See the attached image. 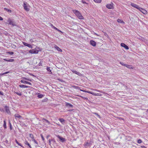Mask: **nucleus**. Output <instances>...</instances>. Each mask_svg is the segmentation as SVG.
Here are the masks:
<instances>
[{"instance_id": "obj_48", "label": "nucleus", "mask_w": 148, "mask_h": 148, "mask_svg": "<svg viewBox=\"0 0 148 148\" xmlns=\"http://www.w3.org/2000/svg\"><path fill=\"white\" fill-rule=\"evenodd\" d=\"M0 95H3V93L2 92H1L0 91Z\"/></svg>"}, {"instance_id": "obj_11", "label": "nucleus", "mask_w": 148, "mask_h": 148, "mask_svg": "<svg viewBox=\"0 0 148 148\" xmlns=\"http://www.w3.org/2000/svg\"><path fill=\"white\" fill-rule=\"evenodd\" d=\"M19 87L21 88H30V86L25 85H20Z\"/></svg>"}, {"instance_id": "obj_6", "label": "nucleus", "mask_w": 148, "mask_h": 148, "mask_svg": "<svg viewBox=\"0 0 148 148\" xmlns=\"http://www.w3.org/2000/svg\"><path fill=\"white\" fill-rule=\"evenodd\" d=\"M106 7L107 8L109 9H113L114 8L113 5L112 4H108L106 5Z\"/></svg>"}, {"instance_id": "obj_44", "label": "nucleus", "mask_w": 148, "mask_h": 148, "mask_svg": "<svg viewBox=\"0 0 148 148\" xmlns=\"http://www.w3.org/2000/svg\"><path fill=\"white\" fill-rule=\"evenodd\" d=\"M41 137L42 140H43V141H44L45 140V139H44V137H43V135H42L41 134Z\"/></svg>"}, {"instance_id": "obj_35", "label": "nucleus", "mask_w": 148, "mask_h": 148, "mask_svg": "<svg viewBox=\"0 0 148 148\" xmlns=\"http://www.w3.org/2000/svg\"><path fill=\"white\" fill-rule=\"evenodd\" d=\"M120 64L122 66H126L127 64H124V63H123V62H120Z\"/></svg>"}, {"instance_id": "obj_55", "label": "nucleus", "mask_w": 148, "mask_h": 148, "mask_svg": "<svg viewBox=\"0 0 148 148\" xmlns=\"http://www.w3.org/2000/svg\"><path fill=\"white\" fill-rule=\"evenodd\" d=\"M3 20V18L0 16V20L2 21Z\"/></svg>"}, {"instance_id": "obj_25", "label": "nucleus", "mask_w": 148, "mask_h": 148, "mask_svg": "<svg viewBox=\"0 0 148 148\" xmlns=\"http://www.w3.org/2000/svg\"><path fill=\"white\" fill-rule=\"evenodd\" d=\"M29 136L30 138H31L32 140H33V139H34V136L32 134H29Z\"/></svg>"}, {"instance_id": "obj_37", "label": "nucleus", "mask_w": 148, "mask_h": 148, "mask_svg": "<svg viewBox=\"0 0 148 148\" xmlns=\"http://www.w3.org/2000/svg\"><path fill=\"white\" fill-rule=\"evenodd\" d=\"M142 142V141L140 139H139L137 141V143H141Z\"/></svg>"}, {"instance_id": "obj_43", "label": "nucleus", "mask_w": 148, "mask_h": 148, "mask_svg": "<svg viewBox=\"0 0 148 148\" xmlns=\"http://www.w3.org/2000/svg\"><path fill=\"white\" fill-rule=\"evenodd\" d=\"M4 10H6V11H8V12H11V10H10V9H8L5 8H4Z\"/></svg>"}, {"instance_id": "obj_23", "label": "nucleus", "mask_w": 148, "mask_h": 148, "mask_svg": "<svg viewBox=\"0 0 148 148\" xmlns=\"http://www.w3.org/2000/svg\"><path fill=\"white\" fill-rule=\"evenodd\" d=\"M131 5L132 7H134L135 8V7H136V6H137V5L133 3H131Z\"/></svg>"}, {"instance_id": "obj_31", "label": "nucleus", "mask_w": 148, "mask_h": 148, "mask_svg": "<svg viewBox=\"0 0 148 148\" xmlns=\"http://www.w3.org/2000/svg\"><path fill=\"white\" fill-rule=\"evenodd\" d=\"M43 95L42 94L39 95L38 96V97L39 98H42L43 97Z\"/></svg>"}, {"instance_id": "obj_17", "label": "nucleus", "mask_w": 148, "mask_h": 148, "mask_svg": "<svg viewBox=\"0 0 148 148\" xmlns=\"http://www.w3.org/2000/svg\"><path fill=\"white\" fill-rule=\"evenodd\" d=\"M25 143L26 145H28L29 147L30 148H32L31 145H30V144L27 141H25Z\"/></svg>"}, {"instance_id": "obj_8", "label": "nucleus", "mask_w": 148, "mask_h": 148, "mask_svg": "<svg viewBox=\"0 0 148 148\" xmlns=\"http://www.w3.org/2000/svg\"><path fill=\"white\" fill-rule=\"evenodd\" d=\"M121 46L122 47H124L126 49L128 50L129 49V48L128 46H127V45H126L124 43H121Z\"/></svg>"}, {"instance_id": "obj_52", "label": "nucleus", "mask_w": 148, "mask_h": 148, "mask_svg": "<svg viewBox=\"0 0 148 148\" xmlns=\"http://www.w3.org/2000/svg\"><path fill=\"white\" fill-rule=\"evenodd\" d=\"M27 81H31L32 80L31 79L27 78Z\"/></svg>"}, {"instance_id": "obj_2", "label": "nucleus", "mask_w": 148, "mask_h": 148, "mask_svg": "<svg viewBox=\"0 0 148 148\" xmlns=\"http://www.w3.org/2000/svg\"><path fill=\"white\" fill-rule=\"evenodd\" d=\"M73 12L79 19H84V17L78 11L74 10H73Z\"/></svg>"}, {"instance_id": "obj_50", "label": "nucleus", "mask_w": 148, "mask_h": 148, "mask_svg": "<svg viewBox=\"0 0 148 148\" xmlns=\"http://www.w3.org/2000/svg\"><path fill=\"white\" fill-rule=\"evenodd\" d=\"M90 44L92 45V40H91L90 41Z\"/></svg>"}, {"instance_id": "obj_51", "label": "nucleus", "mask_w": 148, "mask_h": 148, "mask_svg": "<svg viewBox=\"0 0 148 148\" xmlns=\"http://www.w3.org/2000/svg\"><path fill=\"white\" fill-rule=\"evenodd\" d=\"M82 2L83 3H86V2L84 1H83L82 0Z\"/></svg>"}, {"instance_id": "obj_7", "label": "nucleus", "mask_w": 148, "mask_h": 148, "mask_svg": "<svg viewBox=\"0 0 148 148\" xmlns=\"http://www.w3.org/2000/svg\"><path fill=\"white\" fill-rule=\"evenodd\" d=\"M8 23L10 25H12L13 26L15 25L14 23H13V21L12 20H11L10 18H9L8 21Z\"/></svg>"}, {"instance_id": "obj_28", "label": "nucleus", "mask_w": 148, "mask_h": 148, "mask_svg": "<svg viewBox=\"0 0 148 148\" xmlns=\"http://www.w3.org/2000/svg\"><path fill=\"white\" fill-rule=\"evenodd\" d=\"M26 51L25 50H21L20 51V53H23L24 54H26Z\"/></svg>"}, {"instance_id": "obj_41", "label": "nucleus", "mask_w": 148, "mask_h": 148, "mask_svg": "<svg viewBox=\"0 0 148 148\" xmlns=\"http://www.w3.org/2000/svg\"><path fill=\"white\" fill-rule=\"evenodd\" d=\"M9 73V71L6 72H5L4 73H3L1 74V75H4L5 74H7V73Z\"/></svg>"}, {"instance_id": "obj_63", "label": "nucleus", "mask_w": 148, "mask_h": 148, "mask_svg": "<svg viewBox=\"0 0 148 148\" xmlns=\"http://www.w3.org/2000/svg\"><path fill=\"white\" fill-rule=\"evenodd\" d=\"M147 111L148 112V109L147 110Z\"/></svg>"}, {"instance_id": "obj_54", "label": "nucleus", "mask_w": 148, "mask_h": 148, "mask_svg": "<svg viewBox=\"0 0 148 148\" xmlns=\"http://www.w3.org/2000/svg\"><path fill=\"white\" fill-rule=\"evenodd\" d=\"M27 78H26L25 77H23V79H25V80H27Z\"/></svg>"}, {"instance_id": "obj_27", "label": "nucleus", "mask_w": 148, "mask_h": 148, "mask_svg": "<svg viewBox=\"0 0 148 148\" xmlns=\"http://www.w3.org/2000/svg\"><path fill=\"white\" fill-rule=\"evenodd\" d=\"M126 67L127 68H129L130 69H133V68L132 67V66L127 65V64H126Z\"/></svg>"}, {"instance_id": "obj_20", "label": "nucleus", "mask_w": 148, "mask_h": 148, "mask_svg": "<svg viewBox=\"0 0 148 148\" xmlns=\"http://www.w3.org/2000/svg\"><path fill=\"white\" fill-rule=\"evenodd\" d=\"M42 120L43 122H44V121H45L46 122H47V123H48V124H50V123L45 118H43L42 119Z\"/></svg>"}, {"instance_id": "obj_46", "label": "nucleus", "mask_w": 148, "mask_h": 148, "mask_svg": "<svg viewBox=\"0 0 148 148\" xmlns=\"http://www.w3.org/2000/svg\"><path fill=\"white\" fill-rule=\"evenodd\" d=\"M74 87L75 88L77 89H80V88L78 86H75Z\"/></svg>"}, {"instance_id": "obj_58", "label": "nucleus", "mask_w": 148, "mask_h": 148, "mask_svg": "<svg viewBox=\"0 0 148 148\" xmlns=\"http://www.w3.org/2000/svg\"><path fill=\"white\" fill-rule=\"evenodd\" d=\"M141 10V12H143V11H145V10H144V9H143V10Z\"/></svg>"}, {"instance_id": "obj_14", "label": "nucleus", "mask_w": 148, "mask_h": 148, "mask_svg": "<svg viewBox=\"0 0 148 148\" xmlns=\"http://www.w3.org/2000/svg\"><path fill=\"white\" fill-rule=\"evenodd\" d=\"M3 60L5 61L10 62H13L14 61V60L13 59H4Z\"/></svg>"}, {"instance_id": "obj_4", "label": "nucleus", "mask_w": 148, "mask_h": 148, "mask_svg": "<svg viewBox=\"0 0 148 148\" xmlns=\"http://www.w3.org/2000/svg\"><path fill=\"white\" fill-rule=\"evenodd\" d=\"M56 136L59 139H60V141L62 142L63 143L65 141V139L64 138L61 137L59 135H58Z\"/></svg>"}, {"instance_id": "obj_32", "label": "nucleus", "mask_w": 148, "mask_h": 148, "mask_svg": "<svg viewBox=\"0 0 148 148\" xmlns=\"http://www.w3.org/2000/svg\"><path fill=\"white\" fill-rule=\"evenodd\" d=\"M59 120L61 123H62L64 121V120L63 119H60Z\"/></svg>"}, {"instance_id": "obj_36", "label": "nucleus", "mask_w": 148, "mask_h": 148, "mask_svg": "<svg viewBox=\"0 0 148 148\" xmlns=\"http://www.w3.org/2000/svg\"><path fill=\"white\" fill-rule=\"evenodd\" d=\"M27 47H29V48H32V46L31 45H30V44H27Z\"/></svg>"}, {"instance_id": "obj_57", "label": "nucleus", "mask_w": 148, "mask_h": 148, "mask_svg": "<svg viewBox=\"0 0 148 148\" xmlns=\"http://www.w3.org/2000/svg\"><path fill=\"white\" fill-rule=\"evenodd\" d=\"M80 91H82L84 92H86V91L85 90H81V89H80Z\"/></svg>"}, {"instance_id": "obj_45", "label": "nucleus", "mask_w": 148, "mask_h": 148, "mask_svg": "<svg viewBox=\"0 0 148 148\" xmlns=\"http://www.w3.org/2000/svg\"><path fill=\"white\" fill-rule=\"evenodd\" d=\"M96 43L95 42L93 41V46L94 47L96 46Z\"/></svg>"}, {"instance_id": "obj_16", "label": "nucleus", "mask_w": 148, "mask_h": 148, "mask_svg": "<svg viewBox=\"0 0 148 148\" xmlns=\"http://www.w3.org/2000/svg\"><path fill=\"white\" fill-rule=\"evenodd\" d=\"M54 47L55 48H56V49H57L58 51H59L60 52L62 51V50L59 47H58L56 45H55L54 46Z\"/></svg>"}, {"instance_id": "obj_34", "label": "nucleus", "mask_w": 148, "mask_h": 148, "mask_svg": "<svg viewBox=\"0 0 148 148\" xmlns=\"http://www.w3.org/2000/svg\"><path fill=\"white\" fill-rule=\"evenodd\" d=\"M93 95H97V96H100V95H101L100 94H99V93L96 94L94 92H93Z\"/></svg>"}, {"instance_id": "obj_61", "label": "nucleus", "mask_w": 148, "mask_h": 148, "mask_svg": "<svg viewBox=\"0 0 148 148\" xmlns=\"http://www.w3.org/2000/svg\"><path fill=\"white\" fill-rule=\"evenodd\" d=\"M72 110H69V111H72Z\"/></svg>"}, {"instance_id": "obj_38", "label": "nucleus", "mask_w": 148, "mask_h": 148, "mask_svg": "<svg viewBox=\"0 0 148 148\" xmlns=\"http://www.w3.org/2000/svg\"><path fill=\"white\" fill-rule=\"evenodd\" d=\"M15 93H16L17 95H18L19 96H21V92H15Z\"/></svg>"}, {"instance_id": "obj_40", "label": "nucleus", "mask_w": 148, "mask_h": 148, "mask_svg": "<svg viewBox=\"0 0 148 148\" xmlns=\"http://www.w3.org/2000/svg\"><path fill=\"white\" fill-rule=\"evenodd\" d=\"M8 53L10 55H12L14 54V52L12 51H9L8 52Z\"/></svg>"}, {"instance_id": "obj_24", "label": "nucleus", "mask_w": 148, "mask_h": 148, "mask_svg": "<svg viewBox=\"0 0 148 148\" xmlns=\"http://www.w3.org/2000/svg\"><path fill=\"white\" fill-rule=\"evenodd\" d=\"M93 114L95 115L96 117L99 118H100V116L97 113H93Z\"/></svg>"}, {"instance_id": "obj_18", "label": "nucleus", "mask_w": 148, "mask_h": 148, "mask_svg": "<svg viewBox=\"0 0 148 148\" xmlns=\"http://www.w3.org/2000/svg\"><path fill=\"white\" fill-rule=\"evenodd\" d=\"M47 71L49 72V74H52V72L51 71V70L50 69L49 67H47Z\"/></svg>"}, {"instance_id": "obj_53", "label": "nucleus", "mask_w": 148, "mask_h": 148, "mask_svg": "<svg viewBox=\"0 0 148 148\" xmlns=\"http://www.w3.org/2000/svg\"><path fill=\"white\" fill-rule=\"evenodd\" d=\"M53 28L55 29H56V30H57L58 29V28H57L56 27H54V26H53Z\"/></svg>"}, {"instance_id": "obj_29", "label": "nucleus", "mask_w": 148, "mask_h": 148, "mask_svg": "<svg viewBox=\"0 0 148 148\" xmlns=\"http://www.w3.org/2000/svg\"><path fill=\"white\" fill-rule=\"evenodd\" d=\"M72 71L74 73H75L76 74L79 75V72H77L76 71H74V70H73Z\"/></svg>"}, {"instance_id": "obj_21", "label": "nucleus", "mask_w": 148, "mask_h": 148, "mask_svg": "<svg viewBox=\"0 0 148 148\" xmlns=\"http://www.w3.org/2000/svg\"><path fill=\"white\" fill-rule=\"evenodd\" d=\"M15 142L18 145H19L21 146V147H23V146H22L21 144L19 143L17 141V140H16V139H15Z\"/></svg>"}, {"instance_id": "obj_13", "label": "nucleus", "mask_w": 148, "mask_h": 148, "mask_svg": "<svg viewBox=\"0 0 148 148\" xmlns=\"http://www.w3.org/2000/svg\"><path fill=\"white\" fill-rule=\"evenodd\" d=\"M32 141H33L34 143L36 144L35 146L36 147H39V145L38 143L35 140V139H33V140H32Z\"/></svg>"}, {"instance_id": "obj_33", "label": "nucleus", "mask_w": 148, "mask_h": 148, "mask_svg": "<svg viewBox=\"0 0 148 148\" xmlns=\"http://www.w3.org/2000/svg\"><path fill=\"white\" fill-rule=\"evenodd\" d=\"M90 145V143L88 142H86L85 144V146H88Z\"/></svg>"}, {"instance_id": "obj_56", "label": "nucleus", "mask_w": 148, "mask_h": 148, "mask_svg": "<svg viewBox=\"0 0 148 148\" xmlns=\"http://www.w3.org/2000/svg\"><path fill=\"white\" fill-rule=\"evenodd\" d=\"M142 148H147L146 147H145V146H142L141 147Z\"/></svg>"}, {"instance_id": "obj_59", "label": "nucleus", "mask_w": 148, "mask_h": 148, "mask_svg": "<svg viewBox=\"0 0 148 148\" xmlns=\"http://www.w3.org/2000/svg\"><path fill=\"white\" fill-rule=\"evenodd\" d=\"M94 34H95V35H97V36H98V35H97L96 33H94Z\"/></svg>"}, {"instance_id": "obj_47", "label": "nucleus", "mask_w": 148, "mask_h": 148, "mask_svg": "<svg viewBox=\"0 0 148 148\" xmlns=\"http://www.w3.org/2000/svg\"><path fill=\"white\" fill-rule=\"evenodd\" d=\"M42 62H40V63L38 64V66H42Z\"/></svg>"}, {"instance_id": "obj_62", "label": "nucleus", "mask_w": 148, "mask_h": 148, "mask_svg": "<svg viewBox=\"0 0 148 148\" xmlns=\"http://www.w3.org/2000/svg\"><path fill=\"white\" fill-rule=\"evenodd\" d=\"M51 26H52L53 27V26H54L53 25H51Z\"/></svg>"}, {"instance_id": "obj_49", "label": "nucleus", "mask_w": 148, "mask_h": 148, "mask_svg": "<svg viewBox=\"0 0 148 148\" xmlns=\"http://www.w3.org/2000/svg\"><path fill=\"white\" fill-rule=\"evenodd\" d=\"M57 30L58 31V32H60L61 33H63V32H62L60 30H59L58 29Z\"/></svg>"}, {"instance_id": "obj_3", "label": "nucleus", "mask_w": 148, "mask_h": 148, "mask_svg": "<svg viewBox=\"0 0 148 148\" xmlns=\"http://www.w3.org/2000/svg\"><path fill=\"white\" fill-rule=\"evenodd\" d=\"M38 50L36 49H32L29 51V53H37L38 52Z\"/></svg>"}, {"instance_id": "obj_26", "label": "nucleus", "mask_w": 148, "mask_h": 148, "mask_svg": "<svg viewBox=\"0 0 148 148\" xmlns=\"http://www.w3.org/2000/svg\"><path fill=\"white\" fill-rule=\"evenodd\" d=\"M4 122V124H3V127L5 128H6V121L5 120H4L3 121Z\"/></svg>"}, {"instance_id": "obj_30", "label": "nucleus", "mask_w": 148, "mask_h": 148, "mask_svg": "<svg viewBox=\"0 0 148 148\" xmlns=\"http://www.w3.org/2000/svg\"><path fill=\"white\" fill-rule=\"evenodd\" d=\"M94 1L97 3H100L101 2V0H94Z\"/></svg>"}, {"instance_id": "obj_19", "label": "nucleus", "mask_w": 148, "mask_h": 148, "mask_svg": "<svg viewBox=\"0 0 148 148\" xmlns=\"http://www.w3.org/2000/svg\"><path fill=\"white\" fill-rule=\"evenodd\" d=\"M117 21L119 23H125L124 22H123L122 20L121 19H117Z\"/></svg>"}, {"instance_id": "obj_15", "label": "nucleus", "mask_w": 148, "mask_h": 148, "mask_svg": "<svg viewBox=\"0 0 148 148\" xmlns=\"http://www.w3.org/2000/svg\"><path fill=\"white\" fill-rule=\"evenodd\" d=\"M14 116L15 117V118L16 119L17 118H18L19 119L22 118V116L18 114H15L14 115Z\"/></svg>"}, {"instance_id": "obj_9", "label": "nucleus", "mask_w": 148, "mask_h": 148, "mask_svg": "<svg viewBox=\"0 0 148 148\" xmlns=\"http://www.w3.org/2000/svg\"><path fill=\"white\" fill-rule=\"evenodd\" d=\"M23 6L24 7V9L27 11H29V8H28L26 4L25 3H24Z\"/></svg>"}, {"instance_id": "obj_10", "label": "nucleus", "mask_w": 148, "mask_h": 148, "mask_svg": "<svg viewBox=\"0 0 148 148\" xmlns=\"http://www.w3.org/2000/svg\"><path fill=\"white\" fill-rule=\"evenodd\" d=\"M65 105L66 107H69H69L72 108L73 106V105H72L70 103H67V102L66 103V105Z\"/></svg>"}, {"instance_id": "obj_12", "label": "nucleus", "mask_w": 148, "mask_h": 148, "mask_svg": "<svg viewBox=\"0 0 148 148\" xmlns=\"http://www.w3.org/2000/svg\"><path fill=\"white\" fill-rule=\"evenodd\" d=\"M5 108L6 112L8 114H10V111L9 108L7 106L5 107Z\"/></svg>"}, {"instance_id": "obj_5", "label": "nucleus", "mask_w": 148, "mask_h": 148, "mask_svg": "<svg viewBox=\"0 0 148 148\" xmlns=\"http://www.w3.org/2000/svg\"><path fill=\"white\" fill-rule=\"evenodd\" d=\"M20 82L21 83H22L23 84H28L31 86L32 85V84L31 83L27 81H25V80H21Z\"/></svg>"}, {"instance_id": "obj_60", "label": "nucleus", "mask_w": 148, "mask_h": 148, "mask_svg": "<svg viewBox=\"0 0 148 148\" xmlns=\"http://www.w3.org/2000/svg\"><path fill=\"white\" fill-rule=\"evenodd\" d=\"M30 75H32V76H34V75H33V74H30Z\"/></svg>"}, {"instance_id": "obj_39", "label": "nucleus", "mask_w": 148, "mask_h": 148, "mask_svg": "<svg viewBox=\"0 0 148 148\" xmlns=\"http://www.w3.org/2000/svg\"><path fill=\"white\" fill-rule=\"evenodd\" d=\"M23 44L25 46H27V44L28 43H27L26 42H23Z\"/></svg>"}, {"instance_id": "obj_42", "label": "nucleus", "mask_w": 148, "mask_h": 148, "mask_svg": "<svg viewBox=\"0 0 148 148\" xmlns=\"http://www.w3.org/2000/svg\"><path fill=\"white\" fill-rule=\"evenodd\" d=\"M9 123L10 124V130H11L12 129V125H11V123H10V121H9Z\"/></svg>"}, {"instance_id": "obj_1", "label": "nucleus", "mask_w": 148, "mask_h": 148, "mask_svg": "<svg viewBox=\"0 0 148 148\" xmlns=\"http://www.w3.org/2000/svg\"><path fill=\"white\" fill-rule=\"evenodd\" d=\"M49 144L51 147H55L57 146V143L54 139H50L49 140Z\"/></svg>"}, {"instance_id": "obj_22", "label": "nucleus", "mask_w": 148, "mask_h": 148, "mask_svg": "<svg viewBox=\"0 0 148 148\" xmlns=\"http://www.w3.org/2000/svg\"><path fill=\"white\" fill-rule=\"evenodd\" d=\"M135 8H136L137 9H138L139 10H140V11H141V10H143V9L140 7L138 5H137V6L136 7H135Z\"/></svg>"}]
</instances>
